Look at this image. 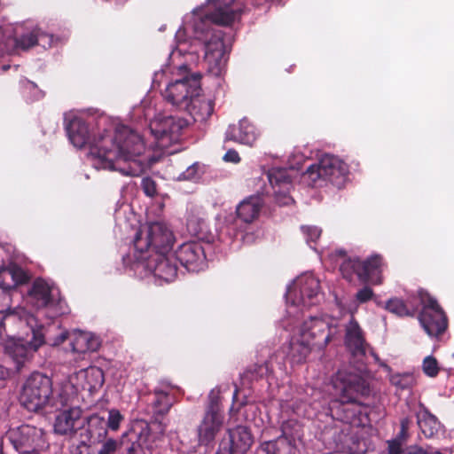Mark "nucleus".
<instances>
[{
	"mask_svg": "<svg viewBox=\"0 0 454 454\" xmlns=\"http://www.w3.org/2000/svg\"><path fill=\"white\" fill-rule=\"evenodd\" d=\"M145 150L141 136L127 126L116 127L114 135L104 129L90 149L97 168L117 170L125 176H138L146 169L142 154Z\"/></svg>",
	"mask_w": 454,
	"mask_h": 454,
	"instance_id": "1",
	"label": "nucleus"
},
{
	"mask_svg": "<svg viewBox=\"0 0 454 454\" xmlns=\"http://www.w3.org/2000/svg\"><path fill=\"white\" fill-rule=\"evenodd\" d=\"M133 242L136 259L144 260L150 254L171 252L175 237L166 224L153 222L140 228Z\"/></svg>",
	"mask_w": 454,
	"mask_h": 454,
	"instance_id": "2",
	"label": "nucleus"
},
{
	"mask_svg": "<svg viewBox=\"0 0 454 454\" xmlns=\"http://www.w3.org/2000/svg\"><path fill=\"white\" fill-rule=\"evenodd\" d=\"M52 380L41 372H33L22 387L20 403L28 411L40 412L48 406L52 398Z\"/></svg>",
	"mask_w": 454,
	"mask_h": 454,
	"instance_id": "3",
	"label": "nucleus"
},
{
	"mask_svg": "<svg viewBox=\"0 0 454 454\" xmlns=\"http://www.w3.org/2000/svg\"><path fill=\"white\" fill-rule=\"evenodd\" d=\"M348 167L343 160L333 155L325 154L317 163L310 165L306 169L303 177L310 180L312 185L324 180L341 188L348 179Z\"/></svg>",
	"mask_w": 454,
	"mask_h": 454,
	"instance_id": "4",
	"label": "nucleus"
},
{
	"mask_svg": "<svg viewBox=\"0 0 454 454\" xmlns=\"http://www.w3.org/2000/svg\"><path fill=\"white\" fill-rule=\"evenodd\" d=\"M27 324L32 330V339L30 340L11 339L4 343V354L12 360L17 371H20L30 360L33 354L46 343L43 326L35 327L33 324L36 325V321L34 317L27 318Z\"/></svg>",
	"mask_w": 454,
	"mask_h": 454,
	"instance_id": "5",
	"label": "nucleus"
},
{
	"mask_svg": "<svg viewBox=\"0 0 454 454\" xmlns=\"http://www.w3.org/2000/svg\"><path fill=\"white\" fill-rule=\"evenodd\" d=\"M334 395V400L359 402L362 398L370 395L369 384L361 376L338 371L331 380Z\"/></svg>",
	"mask_w": 454,
	"mask_h": 454,
	"instance_id": "6",
	"label": "nucleus"
},
{
	"mask_svg": "<svg viewBox=\"0 0 454 454\" xmlns=\"http://www.w3.org/2000/svg\"><path fill=\"white\" fill-rule=\"evenodd\" d=\"M334 395V400L359 402L362 398L370 395L369 384L361 376L338 371L331 380Z\"/></svg>",
	"mask_w": 454,
	"mask_h": 454,
	"instance_id": "7",
	"label": "nucleus"
},
{
	"mask_svg": "<svg viewBox=\"0 0 454 454\" xmlns=\"http://www.w3.org/2000/svg\"><path fill=\"white\" fill-rule=\"evenodd\" d=\"M337 333V327L318 317H309L299 329L298 336L317 351L324 350Z\"/></svg>",
	"mask_w": 454,
	"mask_h": 454,
	"instance_id": "8",
	"label": "nucleus"
},
{
	"mask_svg": "<svg viewBox=\"0 0 454 454\" xmlns=\"http://www.w3.org/2000/svg\"><path fill=\"white\" fill-rule=\"evenodd\" d=\"M200 80L201 74L194 73L170 82L164 91L166 100L178 109L184 110V107H188L192 97L202 92Z\"/></svg>",
	"mask_w": 454,
	"mask_h": 454,
	"instance_id": "9",
	"label": "nucleus"
},
{
	"mask_svg": "<svg viewBox=\"0 0 454 454\" xmlns=\"http://www.w3.org/2000/svg\"><path fill=\"white\" fill-rule=\"evenodd\" d=\"M223 424V414L220 396L210 395L202 421L198 427V437L200 444L207 445L213 442Z\"/></svg>",
	"mask_w": 454,
	"mask_h": 454,
	"instance_id": "10",
	"label": "nucleus"
},
{
	"mask_svg": "<svg viewBox=\"0 0 454 454\" xmlns=\"http://www.w3.org/2000/svg\"><path fill=\"white\" fill-rule=\"evenodd\" d=\"M44 431L29 424L11 428L7 432V438L19 453L39 452L37 448L43 443Z\"/></svg>",
	"mask_w": 454,
	"mask_h": 454,
	"instance_id": "11",
	"label": "nucleus"
},
{
	"mask_svg": "<svg viewBox=\"0 0 454 454\" xmlns=\"http://www.w3.org/2000/svg\"><path fill=\"white\" fill-rule=\"evenodd\" d=\"M329 410L334 419L355 427L364 426L369 421L367 407L362 401L332 400Z\"/></svg>",
	"mask_w": 454,
	"mask_h": 454,
	"instance_id": "12",
	"label": "nucleus"
},
{
	"mask_svg": "<svg viewBox=\"0 0 454 454\" xmlns=\"http://www.w3.org/2000/svg\"><path fill=\"white\" fill-rule=\"evenodd\" d=\"M228 59L229 50L222 34H215L205 44V61L208 73L216 77L221 76L226 70Z\"/></svg>",
	"mask_w": 454,
	"mask_h": 454,
	"instance_id": "13",
	"label": "nucleus"
},
{
	"mask_svg": "<svg viewBox=\"0 0 454 454\" xmlns=\"http://www.w3.org/2000/svg\"><path fill=\"white\" fill-rule=\"evenodd\" d=\"M137 261L145 262V268L152 271L154 277L166 282H172L177 276V260L171 252L150 254L148 258Z\"/></svg>",
	"mask_w": 454,
	"mask_h": 454,
	"instance_id": "14",
	"label": "nucleus"
},
{
	"mask_svg": "<svg viewBox=\"0 0 454 454\" xmlns=\"http://www.w3.org/2000/svg\"><path fill=\"white\" fill-rule=\"evenodd\" d=\"M188 126V121L177 116H166L150 123V131L159 141L168 139V143L177 142L182 131Z\"/></svg>",
	"mask_w": 454,
	"mask_h": 454,
	"instance_id": "15",
	"label": "nucleus"
},
{
	"mask_svg": "<svg viewBox=\"0 0 454 454\" xmlns=\"http://www.w3.org/2000/svg\"><path fill=\"white\" fill-rule=\"evenodd\" d=\"M213 8L205 15V20L220 26H230L241 16V8L235 0H208Z\"/></svg>",
	"mask_w": 454,
	"mask_h": 454,
	"instance_id": "16",
	"label": "nucleus"
},
{
	"mask_svg": "<svg viewBox=\"0 0 454 454\" xmlns=\"http://www.w3.org/2000/svg\"><path fill=\"white\" fill-rule=\"evenodd\" d=\"M175 259L188 271L197 272L205 266L206 254L200 243L191 241L178 247L175 252Z\"/></svg>",
	"mask_w": 454,
	"mask_h": 454,
	"instance_id": "17",
	"label": "nucleus"
},
{
	"mask_svg": "<svg viewBox=\"0 0 454 454\" xmlns=\"http://www.w3.org/2000/svg\"><path fill=\"white\" fill-rule=\"evenodd\" d=\"M268 181L273 190L276 203L279 206L288 205L292 200L289 190L292 185V177L286 168H273L267 174Z\"/></svg>",
	"mask_w": 454,
	"mask_h": 454,
	"instance_id": "18",
	"label": "nucleus"
},
{
	"mask_svg": "<svg viewBox=\"0 0 454 454\" xmlns=\"http://www.w3.org/2000/svg\"><path fill=\"white\" fill-rule=\"evenodd\" d=\"M254 442L250 430L245 426H238L229 430L228 441L221 442L222 450L230 454H245Z\"/></svg>",
	"mask_w": 454,
	"mask_h": 454,
	"instance_id": "19",
	"label": "nucleus"
},
{
	"mask_svg": "<svg viewBox=\"0 0 454 454\" xmlns=\"http://www.w3.org/2000/svg\"><path fill=\"white\" fill-rule=\"evenodd\" d=\"M66 130L70 142L75 147L82 148L86 145H89V154L90 156L91 146L103 135V133H100L98 137L91 138L88 124L81 117H73L67 124Z\"/></svg>",
	"mask_w": 454,
	"mask_h": 454,
	"instance_id": "20",
	"label": "nucleus"
},
{
	"mask_svg": "<svg viewBox=\"0 0 454 454\" xmlns=\"http://www.w3.org/2000/svg\"><path fill=\"white\" fill-rule=\"evenodd\" d=\"M319 289L318 279L313 276H305L298 278L294 288L289 294L296 296L294 305L311 306L315 303L314 299L317 298Z\"/></svg>",
	"mask_w": 454,
	"mask_h": 454,
	"instance_id": "21",
	"label": "nucleus"
},
{
	"mask_svg": "<svg viewBox=\"0 0 454 454\" xmlns=\"http://www.w3.org/2000/svg\"><path fill=\"white\" fill-rule=\"evenodd\" d=\"M82 411L79 407H71L59 412L55 419L54 431L60 435H73L83 426Z\"/></svg>",
	"mask_w": 454,
	"mask_h": 454,
	"instance_id": "22",
	"label": "nucleus"
},
{
	"mask_svg": "<svg viewBox=\"0 0 454 454\" xmlns=\"http://www.w3.org/2000/svg\"><path fill=\"white\" fill-rule=\"evenodd\" d=\"M344 342L352 356L361 359L365 356L369 344L359 324L353 317L346 326Z\"/></svg>",
	"mask_w": 454,
	"mask_h": 454,
	"instance_id": "23",
	"label": "nucleus"
},
{
	"mask_svg": "<svg viewBox=\"0 0 454 454\" xmlns=\"http://www.w3.org/2000/svg\"><path fill=\"white\" fill-rule=\"evenodd\" d=\"M54 287L42 278H35L27 291L29 301L37 309L54 304Z\"/></svg>",
	"mask_w": 454,
	"mask_h": 454,
	"instance_id": "24",
	"label": "nucleus"
},
{
	"mask_svg": "<svg viewBox=\"0 0 454 454\" xmlns=\"http://www.w3.org/2000/svg\"><path fill=\"white\" fill-rule=\"evenodd\" d=\"M174 386L167 381H162L160 386L156 387L153 391V399L151 407L153 416L157 419L167 415L174 404V399L170 391L174 389Z\"/></svg>",
	"mask_w": 454,
	"mask_h": 454,
	"instance_id": "25",
	"label": "nucleus"
},
{
	"mask_svg": "<svg viewBox=\"0 0 454 454\" xmlns=\"http://www.w3.org/2000/svg\"><path fill=\"white\" fill-rule=\"evenodd\" d=\"M87 423L86 441L83 440L80 442L76 447L75 454H82L79 450L82 446L89 448L90 445L103 442L106 438L108 428L104 418L98 415H92L88 419Z\"/></svg>",
	"mask_w": 454,
	"mask_h": 454,
	"instance_id": "26",
	"label": "nucleus"
},
{
	"mask_svg": "<svg viewBox=\"0 0 454 454\" xmlns=\"http://www.w3.org/2000/svg\"><path fill=\"white\" fill-rule=\"evenodd\" d=\"M256 140L254 125L247 120L242 119L238 124L230 125L225 132L224 141L252 145Z\"/></svg>",
	"mask_w": 454,
	"mask_h": 454,
	"instance_id": "27",
	"label": "nucleus"
},
{
	"mask_svg": "<svg viewBox=\"0 0 454 454\" xmlns=\"http://www.w3.org/2000/svg\"><path fill=\"white\" fill-rule=\"evenodd\" d=\"M30 278L29 273L15 262H10L8 265L4 263L0 265L2 285L9 290L28 283Z\"/></svg>",
	"mask_w": 454,
	"mask_h": 454,
	"instance_id": "28",
	"label": "nucleus"
},
{
	"mask_svg": "<svg viewBox=\"0 0 454 454\" xmlns=\"http://www.w3.org/2000/svg\"><path fill=\"white\" fill-rule=\"evenodd\" d=\"M263 205L264 200L260 194L247 197L237 206V216L242 222L251 223L259 217Z\"/></svg>",
	"mask_w": 454,
	"mask_h": 454,
	"instance_id": "29",
	"label": "nucleus"
},
{
	"mask_svg": "<svg viewBox=\"0 0 454 454\" xmlns=\"http://www.w3.org/2000/svg\"><path fill=\"white\" fill-rule=\"evenodd\" d=\"M418 319L425 332L432 337L442 334L448 327L445 312L419 313Z\"/></svg>",
	"mask_w": 454,
	"mask_h": 454,
	"instance_id": "30",
	"label": "nucleus"
},
{
	"mask_svg": "<svg viewBox=\"0 0 454 454\" xmlns=\"http://www.w3.org/2000/svg\"><path fill=\"white\" fill-rule=\"evenodd\" d=\"M214 106V101L206 98L200 92L192 97L188 107H184V111L187 112L195 121H205L212 115Z\"/></svg>",
	"mask_w": 454,
	"mask_h": 454,
	"instance_id": "31",
	"label": "nucleus"
},
{
	"mask_svg": "<svg viewBox=\"0 0 454 454\" xmlns=\"http://www.w3.org/2000/svg\"><path fill=\"white\" fill-rule=\"evenodd\" d=\"M384 308L400 317H414L419 311L416 296H409L405 301L394 297L386 301Z\"/></svg>",
	"mask_w": 454,
	"mask_h": 454,
	"instance_id": "32",
	"label": "nucleus"
},
{
	"mask_svg": "<svg viewBox=\"0 0 454 454\" xmlns=\"http://www.w3.org/2000/svg\"><path fill=\"white\" fill-rule=\"evenodd\" d=\"M46 35L39 28H34L27 34H23L20 36L7 37L4 36V46L7 47L9 51H27L36 44L39 40Z\"/></svg>",
	"mask_w": 454,
	"mask_h": 454,
	"instance_id": "33",
	"label": "nucleus"
},
{
	"mask_svg": "<svg viewBox=\"0 0 454 454\" xmlns=\"http://www.w3.org/2000/svg\"><path fill=\"white\" fill-rule=\"evenodd\" d=\"M72 351L78 354L94 352L100 346L98 339L90 333L77 331L71 335Z\"/></svg>",
	"mask_w": 454,
	"mask_h": 454,
	"instance_id": "34",
	"label": "nucleus"
},
{
	"mask_svg": "<svg viewBox=\"0 0 454 454\" xmlns=\"http://www.w3.org/2000/svg\"><path fill=\"white\" fill-rule=\"evenodd\" d=\"M383 266V257L380 254H373L365 261H362L361 281L380 284Z\"/></svg>",
	"mask_w": 454,
	"mask_h": 454,
	"instance_id": "35",
	"label": "nucleus"
},
{
	"mask_svg": "<svg viewBox=\"0 0 454 454\" xmlns=\"http://www.w3.org/2000/svg\"><path fill=\"white\" fill-rule=\"evenodd\" d=\"M12 297L10 290L4 286H0V314H3L0 319V336L6 333L5 322L15 323L20 317L14 310H11Z\"/></svg>",
	"mask_w": 454,
	"mask_h": 454,
	"instance_id": "36",
	"label": "nucleus"
},
{
	"mask_svg": "<svg viewBox=\"0 0 454 454\" xmlns=\"http://www.w3.org/2000/svg\"><path fill=\"white\" fill-rule=\"evenodd\" d=\"M418 425L427 438L434 437L441 430L442 425L438 419L425 410L417 416Z\"/></svg>",
	"mask_w": 454,
	"mask_h": 454,
	"instance_id": "37",
	"label": "nucleus"
},
{
	"mask_svg": "<svg viewBox=\"0 0 454 454\" xmlns=\"http://www.w3.org/2000/svg\"><path fill=\"white\" fill-rule=\"evenodd\" d=\"M292 446L286 437L280 436L274 441L261 444L257 454H290Z\"/></svg>",
	"mask_w": 454,
	"mask_h": 454,
	"instance_id": "38",
	"label": "nucleus"
},
{
	"mask_svg": "<svg viewBox=\"0 0 454 454\" xmlns=\"http://www.w3.org/2000/svg\"><path fill=\"white\" fill-rule=\"evenodd\" d=\"M316 350L312 346L309 345L304 340L298 336L295 341L290 344V358L294 364H302L306 361L309 354Z\"/></svg>",
	"mask_w": 454,
	"mask_h": 454,
	"instance_id": "39",
	"label": "nucleus"
},
{
	"mask_svg": "<svg viewBox=\"0 0 454 454\" xmlns=\"http://www.w3.org/2000/svg\"><path fill=\"white\" fill-rule=\"evenodd\" d=\"M85 384L84 388H87L90 392H94L99 389L104 382L105 376L103 371L97 367L91 366L85 370Z\"/></svg>",
	"mask_w": 454,
	"mask_h": 454,
	"instance_id": "40",
	"label": "nucleus"
},
{
	"mask_svg": "<svg viewBox=\"0 0 454 454\" xmlns=\"http://www.w3.org/2000/svg\"><path fill=\"white\" fill-rule=\"evenodd\" d=\"M416 298L417 300H419V303L422 305V309L419 313L444 312L437 300L427 291L419 289Z\"/></svg>",
	"mask_w": 454,
	"mask_h": 454,
	"instance_id": "41",
	"label": "nucleus"
},
{
	"mask_svg": "<svg viewBox=\"0 0 454 454\" xmlns=\"http://www.w3.org/2000/svg\"><path fill=\"white\" fill-rule=\"evenodd\" d=\"M362 269V261L358 258L346 259L340 266V270L342 274V277L348 281L352 280L354 275H356L361 280L360 271Z\"/></svg>",
	"mask_w": 454,
	"mask_h": 454,
	"instance_id": "42",
	"label": "nucleus"
},
{
	"mask_svg": "<svg viewBox=\"0 0 454 454\" xmlns=\"http://www.w3.org/2000/svg\"><path fill=\"white\" fill-rule=\"evenodd\" d=\"M388 454H428L426 450L419 445H410L404 449L398 440L388 442Z\"/></svg>",
	"mask_w": 454,
	"mask_h": 454,
	"instance_id": "43",
	"label": "nucleus"
},
{
	"mask_svg": "<svg viewBox=\"0 0 454 454\" xmlns=\"http://www.w3.org/2000/svg\"><path fill=\"white\" fill-rule=\"evenodd\" d=\"M267 371V363L262 364H254L246 369L242 374V379L248 381L257 380L258 379L262 378Z\"/></svg>",
	"mask_w": 454,
	"mask_h": 454,
	"instance_id": "44",
	"label": "nucleus"
},
{
	"mask_svg": "<svg viewBox=\"0 0 454 454\" xmlns=\"http://www.w3.org/2000/svg\"><path fill=\"white\" fill-rule=\"evenodd\" d=\"M422 369L423 372L431 378L436 377L440 371L438 362L433 356H427L424 358Z\"/></svg>",
	"mask_w": 454,
	"mask_h": 454,
	"instance_id": "45",
	"label": "nucleus"
},
{
	"mask_svg": "<svg viewBox=\"0 0 454 454\" xmlns=\"http://www.w3.org/2000/svg\"><path fill=\"white\" fill-rule=\"evenodd\" d=\"M123 442H119L117 440L109 438L102 442V446L98 454H114L119 449H122Z\"/></svg>",
	"mask_w": 454,
	"mask_h": 454,
	"instance_id": "46",
	"label": "nucleus"
},
{
	"mask_svg": "<svg viewBox=\"0 0 454 454\" xmlns=\"http://www.w3.org/2000/svg\"><path fill=\"white\" fill-rule=\"evenodd\" d=\"M124 419L123 416L118 410L113 409L109 411L108 419L106 422L107 428L113 431H117L120 427L121 422Z\"/></svg>",
	"mask_w": 454,
	"mask_h": 454,
	"instance_id": "47",
	"label": "nucleus"
},
{
	"mask_svg": "<svg viewBox=\"0 0 454 454\" xmlns=\"http://www.w3.org/2000/svg\"><path fill=\"white\" fill-rule=\"evenodd\" d=\"M301 231L306 236L307 243H316L321 236V230L316 226H302Z\"/></svg>",
	"mask_w": 454,
	"mask_h": 454,
	"instance_id": "48",
	"label": "nucleus"
},
{
	"mask_svg": "<svg viewBox=\"0 0 454 454\" xmlns=\"http://www.w3.org/2000/svg\"><path fill=\"white\" fill-rule=\"evenodd\" d=\"M141 186L146 196L153 197L156 195V183L153 178L149 176L144 177L141 182Z\"/></svg>",
	"mask_w": 454,
	"mask_h": 454,
	"instance_id": "49",
	"label": "nucleus"
},
{
	"mask_svg": "<svg viewBox=\"0 0 454 454\" xmlns=\"http://www.w3.org/2000/svg\"><path fill=\"white\" fill-rule=\"evenodd\" d=\"M411 377L408 374H395L391 376L390 382L401 389H405L410 386Z\"/></svg>",
	"mask_w": 454,
	"mask_h": 454,
	"instance_id": "50",
	"label": "nucleus"
},
{
	"mask_svg": "<svg viewBox=\"0 0 454 454\" xmlns=\"http://www.w3.org/2000/svg\"><path fill=\"white\" fill-rule=\"evenodd\" d=\"M372 296L373 291L369 286L363 287L356 294V298L360 303H364L370 301L372 298Z\"/></svg>",
	"mask_w": 454,
	"mask_h": 454,
	"instance_id": "51",
	"label": "nucleus"
},
{
	"mask_svg": "<svg viewBox=\"0 0 454 454\" xmlns=\"http://www.w3.org/2000/svg\"><path fill=\"white\" fill-rule=\"evenodd\" d=\"M198 172V166L196 164H193L186 168L185 171H184L180 176L179 179L182 180H192L197 176Z\"/></svg>",
	"mask_w": 454,
	"mask_h": 454,
	"instance_id": "52",
	"label": "nucleus"
},
{
	"mask_svg": "<svg viewBox=\"0 0 454 454\" xmlns=\"http://www.w3.org/2000/svg\"><path fill=\"white\" fill-rule=\"evenodd\" d=\"M123 442V447L121 449L123 454H136L137 451L141 448L140 444L137 442H127L125 444Z\"/></svg>",
	"mask_w": 454,
	"mask_h": 454,
	"instance_id": "53",
	"label": "nucleus"
},
{
	"mask_svg": "<svg viewBox=\"0 0 454 454\" xmlns=\"http://www.w3.org/2000/svg\"><path fill=\"white\" fill-rule=\"evenodd\" d=\"M223 160L227 162L238 163L240 161V157L237 151L230 149L224 154Z\"/></svg>",
	"mask_w": 454,
	"mask_h": 454,
	"instance_id": "54",
	"label": "nucleus"
},
{
	"mask_svg": "<svg viewBox=\"0 0 454 454\" xmlns=\"http://www.w3.org/2000/svg\"><path fill=\"white\" fill-rule=\"evenodd\" d=\"M205 224L204 222L200 223L199 228H196L195 225V220L193 218H191L187 221V228L188 230L192 232L194 235L199 236L200 232L202 231V227Z\"/></svg>",
	"mask_w": 454,
	"mask_h": 454,
	"instance_id": "55",
	"label": "nucleus"
},
{
	"mask_svg": "<svg viewBox=\"0 0 454 454\" xmlns=\"http://www.w3.org/2000/svg\"><path fill=\"white\" fill-rule=\"evenodd\" d=\"M69 337V333L67 331H62L54 340H49V342L51 346H59L62 344L67 338Z\"/></svg>",
	"mask_w": 454,
	"mask_h": 454,
	"instance_id": "56",
	"label": "nucleus"
},
{
	"mask_svg": "<svg viewBox=\"0 0 454 454\" xmlns=\"http://www.w3.org/2000/svg\"><path fill=\"white\" fill-rule=\"evenodd\" d=\"M401 430H400V434H399V436L401 438H405L406 435H407V432L409 430V427H410V424H411V419L409 418H403L401 419Z\"/></svg>",
	"mask_w": 454,
	"mask_h": 454,
	"instance_id": "57",
	"label": "nucleus"
},
{
	"mask_svg": "<svg viewBox=\"0 0 454 454\" xmlns=\"http://www.w3.org/2000/svg\"><path fill=\"white\" fill-rule=\"evenodd\" d=\"M238 395H239V389L236 388L234 393H233V396H232V405L230 409V411L232 412V411H235V412H238L240 409L241 406H244L246 404L245 402H241L237 407L235 406L236 405V402H237V398H238Z\"/></svg>",
	"mask_w": 454,
	"mask_h": 454,
	"instance_id": "58",
	"label": "nucleus"
},
{
	"mask_svg": "<svg viewBox=\"0 0 454 454\" xmlns=\"http://www.w3.org/2000/svg\"><path fill=\"white\" fill-rule=\"evenodd\" d=\"M70 402V397L68 394L67 393L66 389H62L61 392L59 394V403L62 406H67Z\"/></svg>",
	"mask_w": 454,
	"mask_h": 454,
	"instance_id": "59",
	"label": "nucleus"
},
{
	"mask_svg": "<svg viewBox=\"0 0 454 454\" xmlns=\"http://www.w3.org/2000/svg\"><path fill=\"white\" fill-rule=\"evenodd\" d=\"M4 32L3 30L0 28V52L4 53V52H9V50L7 47L4 46Z\"/></svg>",
	"mask_w": 454,
	"mask_h": 454,
	"instance_id": "60",
	"label": "nucleus"
},
{
	"mask_svg": "<svg viewBox=\"0 0 454 454\" xmlns=\"http://www.w3.org/2000/svg\"><path fill=\"white\" fill-rule=\"evenodd\" d=\"M218 454H230L229 452H226V451H223L222 450V446L220 445V450H219V453Z\"/></svg>",
	"mask_w": 454,
	"mask_h": 454,
	"instance_id": "61",
	"label": "nucleus"
},
{
	"mask_svg": "<svg viewBox=\"0 0 454 454\" xmlns=\"http://www.w3.org/2000/svg\"><path fill=\"white\" fill-rule=\"evenodd\" d=\"M338 254L341 256H344L346 254L345 251L342 250L338 251Z\"/></svg>",
	"mask_w": 454,
	"mask_h": 454,
	"instance_id": "62",
	"label": "nucleus"
},
{
	"mask_svg": "<svg viewBox=\"0 0 454 454\" xmlns=\"http://www.w3.org/2000/svg\"><path fill=\"white\" fill-rule=\"evenodd\" d=\"M20 454H40V452H32V453H20Z\"/></svg>",
	"mask_w": 454,
	"mask_h": 454,
	"instance_id": "63",
	"label": "nucleus"
},
{
	"mask_svg": "<svg viewBox=\"0 0 454 454\" xmlns=\"http://www.w3.org/2000/svg\"><path fill=\"white\" fill-rule=\"evenodd\" d=\"M1 378H4V372H1Z\"/></svg>",
	"mask_w": 454,
	"mask_h": 454,
	"instance_id": "64",
	"label": "nucleus"
}]
</instances>
